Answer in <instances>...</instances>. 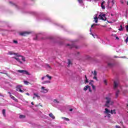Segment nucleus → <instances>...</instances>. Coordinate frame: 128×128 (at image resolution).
<instances>
[{
	"label": "nucleus",
	"mask_w": 128,
	"mask_h": 128,
	"mask_svg": "<svg viewBox=\"0 0 128 128\" xmlns=\"http://www.w3.org/2000/svg\"><path fill=\"white\" fill-rule=\"evenodd\" d=\"M8 54H14L17 57H14V58L17 60L20 64H22V62H26V58L22 56H18V54L14 52H9Z\"/></svg>",
	"instance_id": "obj_1"
},
{
	"label": "nucleus",
	"mask_w": 128,
	"mask_h": 128,
	"mask_svg": "<svg viewBox=\"0 0 128 128\" xmlns=\"http://www.w3.org/2000/svg\"><path fill=\"white\" fill-rule=\"evenodd\" d=\"M105 100L106 103L104 106L107 108H110V106H112L114 104V100H112V98H110V94H109L108 96H106L105 98Z\"/></svg>",
	"instance_id": "obj_2"
},
{
	"label": "nucleus",
	"mask_w": 128,
	"mask_h": 128,
	"mask_svg": "<svg viewBox=\"0 0 128 128\" xmlns=\"http://www.w3.org/2000/svg\"><path fill=\"white\" fill-rule=\"evenodd\" d=\"M94 20L96 22V24H98V20H102L106 21V14H100L98 18V14L94 15Z\"/></svg>",
	"instance_id": "obj_3"
},
{
	"label": "nucleus",
	"mask_w": 128,
	"mask_h": 128,
	"mask_svg": "<svg viewBox=\"0 0 128 128\" xmlns=\"http://www.w3.org/2000/svg\"><path fill=\"white\" fill-rule=\"evenodd\" d=\"M40 92H42V94H46L47 92H48V88L44 87L42 86L41 88Z\"/></svg>",
	"instance_id": "obj_4"
},
{
	"label": "nucleus",
	"mask_w": 128,
	"mask_h": 128,
	"mask_svg": "<svg viewBox=\"0 0 128 128\" xmlns=\"http://www.w3.org/2000/svg\"><path fill=\"white\" fill-rule=\"evenodd\" d=\"M22 86L18 85L16 86V92H24V90H22Z\"/></svg>",
	"instance_id": "obj_5"
},
{
	"label": "nucleus",
	"mask_w": 128,
	"mask_h": 128,
	"mask_svg": "<svg viewBox=\"0 0 128 128\" xmlns=\"http://www.w3.org/2000/svg\"><path fill=\"white\" fill-rule=\"evenodd\" d=\"M17 72H20V74H30L28 71L24 70H17Z\"/></svg>",
	"instance_id": "obj_6"
},
{
	"label": "nucleus",
	"mask_w": 128,
	"mask_h": 128,
	"mask_svg": "<svg viewBox=\"0 0 128 128\" xmlns=\"http://www.w3.org/2000/svg\"><path fill=\"white\" fill-rule=\"evenodd\" d=\"M8 94H9L12 100H14V102H18V99H16L14 96L12 95V94L10 92H8Z\"/></svg>",
	"instance_id": "obj_7"
},
{
	"label": "nucleus",
	"mask_w": 128,
	"mask_h": 128,
	"mask_svg": "<svg viewBox=\"0 0 128 128\" xmlns=\"http://www.w3.org/2000/svg\"><path fill=\"white\" fill-rule=\"evenodd\" d=\"M72 112H74L73 108L68 106L67 108V112H68V114H72Z\"/></svg>",
	"instance_id": "obj_8"
},
{
	"label": "nucleus",
	"mask_w": 128,
	"mask_h": 128,
	"mask_svg": "<svg viewBox=\"0 0 128 128\" xmlns=\"http://www.w3.org/2000/svg\"><path fill=\"white\" fill-rule=\"evenodd\" d=\"M30 34V32H23L20 33V36H26L27 34Z\"/></svg>",
	"instance_id": "obj_9"
},
{
	"label": "nucleus",
	"mask_w": 128,
	"mask_h": 128,
	"mask_svg": "<svg viewBox=\"0 0 128 128\" xmlns=\"http://www.w3.org/2000/svg\"><path fill=\"white\" fill-rule=\"evenodd\" d=\"M110 112V110H108V109L106 108H105V111L104 112V114H108V118H110V114H109Z\"/></svg>",
	"instance_id": "obj_10"
},
{
	"label": "nucleus",
	"mask_w": 128,
	"mask_h": 128,
	"mask_svg": "<svg viewBox=\"0 0 128 128\" xmlns=\"http://www.w3.org/2000/svg\"><path fill=\"white\" fill-rule=\"evenodd\" d=\"M66 46H70V48H78V47L74 44H66Z\"/></svg>",
	"instance_id": "obj_11"
},
{
	"label": "nucleus",
	"mask_w": 128,
	"mask_h": 128,
	"mask_svg": "<svg viewBox=\"0 0 128 128\" xmlns=\"http://www.w3.org/2000/svg\"><path fill=\"white\" fill-rule=\"evenodd\" d=\"M118 86V81H114V88L116 90Z\"/></svg>",
	"instance_id": "obj_12"
},
{
	"label": "nucleus",
	"mask_w": 128,
	"mask_h": 128,
	"mask_svg": "<svg viewBox=\"0 0 128 128\" xmlns=\"http://www.w3.org/2000/svg\"><path fill=\"white\" fill-rule=\"evenodd\" d=\"M34 96H33V100H34L36 98H38V100H40V96L38 93H34Z\"/></svg>",
	"instance_id": "obj_13"
},
{
	"label": "nucleus",
	"mask_w": 128,
	"mask_h": 128,
	"mask_svg": "<svg viewBox=\"0 0 128 128\" xmlns=\"http://www.w3.org/2000/svg\"><path fill=\"white\" fill-rule=\"evenodd\" d=\"M78 0L81 6H84V0Z\"/></svg>",
	"instance_id": "obj_14"
},
{
	"label": "nucleus",
	"mask_w": 128,
	"mask_h": 128,
	"mask_svg": "<svg viewBox=\"0 0 128 128\" xmlns=\"http://www.w3.org/2000/svg\"><path fill=\"white\" fill-rule=\"evenodd\" d=\"M124 25H120V27L118 28V30H120V32H122V30H124Z\"/></svg>",
	"instance_id": "obj_15"
},
{
	"label": "nucleus",
	"mask_w": 128,
	"mask_h": 128,
	"mask_svg": "<svg viewBox=\"0 0 128 128\" xmlns=\"http://www.w3.org/2000/svg\"><path fill=\"white\" fill-rule=\"evenodd\" d=\"M106 4V2L103 1L101 4V7L102 10H104L106 8V6H104V4Z\"/></svg>",
	"instance_id": "obj_16"
},
{
	"label": "nucleus",
	"mask_w": 128,
	"mask_h": 128,
	"mask_svg": "<svg viewBox=\"0 0 128 128\" xmlns=\"http://www.w3.org/2000/svg\"><path fill=\"white\" fill-rule=\"evenodd\" d=\"M108 68H112V67L114 66V64L109 62L108 64Z\"/></svg>",
	"instance_id": "obj_17"
},
{
	"label": "nucleus",
	"mask_w": 128,
	"mask_h": 128,
	"mask_svg": "<svg viewBox=\"0 0 128 128\" xmlns=\"http://www.w3.org/2000/svg\"><path fill=\"white\" fill-rule=\"evenodd\" d=\"M49 116H50V118H52L53 120H54V118H56V117H54L52 113H50L49 114Z\"/></svg>",
	"instance_id": "obj_18"
},
{
	"label": "nucleus",
	"mask_w": 128,
	"mask_h": 128,
	"mask_svg": "<svg viewBox=\"0 0 128 128\" xmlns=\"http://www.w3.org/2000/svg\"><path fill=\"white\" fill-rule=\"evenodd\" d=\"M42 84H50V81L46 80L42 82Z\"/></svg>",
	"instance_id": "obj_19"
},
{
	"label": "nucleus",
	"mask_w": 128,
	"mask_h": 128,
	"mask_svg": "<svg viewBox=\"0 0 128 128\" xmlns=\"http://www.w3.org/2000/svg\"><path fill=\"white\" fill-rule=\"evenodd\" d=\"M109 114H116V110H112L110 111V113Z\"/></svg>",
	"instance_id": "obj_20"
},
{
	"label": "nucleus",
	"mask_w": 128,
	"mask_h": 128,
	"mask_svg": "<svg viewBox=\"0 0 128 128\" xmlns=\"http://www.w3.org/2000/svg\"><path fill=\"white\" fill-rule=\"evenodd\" d=\"M114 58H126V56L118 57V56H114Z\"/></svg>",
	"instance_id": "obj_21"
},
{
	"label": "nucleus",
	"mask_w": 128,
	"mask_h": 128,
	"mask_svg": "<svg viewBox=\"0 0 128 128\" xmlns=\"http://www.w3.org/2000/svg\"><path fill=\"white\" fill-rule=\"evenodd\" d=\"M120 94V90H117L116 92V98H118V94Z\"/></svg>",
	"instance_id": "obj_22"
},
{
	"label": "nucleus",
	"mask_w": 128,
	"mask_h": 128,
	"mask_svg": "<svg viewBox=\"0 0 128 128\" xmlns=\"http://www.w3.org/2000/svg\"><path fill=\"white\" fill-rule=\"evenodd\" d=\"M16 98H22V96L20 94H18V95L16 96Z\"/></svg>",
	"instance_id": "obj_23"
},
{
	"label": "nucleus",
	"mask_w": 128,
	"mask_h": 128,
	"mask_svg": "<svg viewBox=\"0 0 128 128\" xmlns=\"http://www.w3.org/2000/svg\"><path fill=\"white\" fill-rule=\"evenodd\" d=\"M88 88H90V86L88 85H87L84 88V90L86 91L87 90Z\"/></svg>",
	"instance_id": "obj_24"
},
{
	"label": "nucleus",
	"mask_w": 128,
	"mask_h": 128,
	"mask_svg": "<svg viewBox=\"0 0 128 128\" xmlns=\"http://www.w3.org/2000/svg\"><path fill=\"white\" fill-rule=\"evenodd\" d=\"M62 120H66V122H68L70 120V118H66L65 117H62Z\"/></svg>",
	"instance_id": "obj_25"
},
{
	"label": "nucleus",
	"mask_w": 128,
	"mask_h": 128,
	"mask_svg": "<svg viewBox=\"0 0 128 128\" xmlns=\"http://www.w3.org/2000/svg\"><path fill=\"white\" fill-rule=\"evenodd\" d=\"M90 34H92V36L94 38H98V35H96L94 34H92V33H90Z\"/></svg>",
	"instance_id": "obj_26"
},
{
	"label": "nucleus",
	"mask_w": 128,
	"mask_h": 128,
	"mask_svg": "<svg viewBox=\"0 0 128 128\" xmlns=\"http://www.w3.org/2000/svg\"><path fill=\"white\" fill-rule=\"evenodd\" d=\"M92 74H93L94 75V76H96V75L98 74L96 73V71L95 70H94V72H92Z\"/></svg>",
	"instance_id": "obj_27"
},
{
	"label": "nucleus",
	"mask_w": 128,
	"mask_h": 128,
	"mask_svg": "<svg viewBox=\"0 0 128 128\" xmlns=\"http://www.w3.org/2000/svg\"><path fill=\"white\" fill-rule=\"evenodd\" d=\"M2 113L4 116H6V110L4 109L2 110Z\"/></svg>",
	"instance_id": "obj_28"
},
{
	"label": "nucleus",
	"mask_w": 128,
	"mask_h": 128,
	"mask_svg": "<svg viewBox=\"0 0 128 128\" xmlns=\"http://www.w3.org/2000/svg\"><path fill=\"white\" fill-rule=\"evenodd\" d=\"M85 78H86V80H85L84 83L88 84V78L86 77V75H85Z\"/></svg>",
	"instance_id": "obj_29"
},
{
	"label": "nucleus",
	"mask_w": 128,
	"mask_h": 128,
	"mask_svg": "<svg viewBox=\"0 0 128 128\" xmlns=\"http://www.w3.org/2000/svg\"><path fill=\"white\" fill-rule=\"evenodd\" d=\"M30 14H33L34 16H36V12H30Z\"/></svg>",
	"instance_id": "obj_30"
},
{
	"label": "nucleus",
	"mask_w": 128,
	"mask_h": 128,
	"mask_svg": "<svg viewBox=\"0 0 128 128\" xmlns=\"http://www.w3.org/2000/svg\"><path fill=\"white\" fill-rule=\"evenodd\" d=\"M46 78H48L49 80H52V76H50L48 74L46 76Z\"/></svg>",
	"instance_id": "obj_31"
},
{
	"label": "nucleus",
	"mask_w": 128,
	"mask_h": 128,
	"mask_svg": "<svg viewBox=\"0 0 128 128\" xmlns=\"http://www.w3.org/2000/svg\"><path fill=\"white\" fill-rule=\"evenodd\" d=\"M19 118H26V116L24 115H20Z\"/></svg>",
	"instance_id": "obj_32"
},
{
	"label": "nucleus",
	"mask_w": 128,
	"mask_h": 128,
	"mask_svg": "<svg viewBox=\"0 0 128 128\" xmlns=\"http://www.w3.org/2000/svg\"><path fill=\"white\" fill-rule=\"evenodd\" d=\"M53 102H54V104H58V101L57 100H54Z\"/></svg>",
	"instance_id": "obj_33"
},
{
	"label": "nucleus",
	"mask_w": 128,
	"mask_h": 128,
	"mask_svg": "<svg viewBox=\"0 0 128 128\" xmlns=\"http://www.w3.org/2000/svg\"><path fill=\"white\" fill-rule=\"evenodd\" d=\"M72 64V62H70V59L68 60V66H70V65Z\"/></svg>",
	"instance_id": "obj_34"
},
{
	"label": "nucleus",
	"mask_w": 128,
	"mask_h": 128,
	"mask_svg": "<svg viewBox=\"0 0 128 128\" xmlns=\"http://www.w3.org/2000/svg\"><path fill=\"white\" fill-rule=\"evenodd\" d=\"M92 88L94 90H96V86H94V84H92Z\"/></svg>",
	"instance_id": "obj_35"
},
{
	"label": "nucleus",
	"mask_w": 128,
	"mask_h": 128,
	"mask_svg": "<svg viewBox=\"0 0 128 128\" xmlns=\"http://www.w3.org/2000/svg\"><path fill=\"white\" fill-rule=\"evenodd\" d=\"M106 6L107 8H110V0H108V2H107Z\"/></svg>",
	"instance_id": "obj_36"
},
{
	"label": "nucleus",
	"mask_w": 128,
	"mask_h": 128,
	"mask_svg": "<svg viewBox=\"0 0 128 128\" xmlns=\"http://www.w3.org/2000/svg\"><path fill=\"white\" fill-rule=\"evenodd\" d=\"M125 42H126V44H128V36L124 40Z\"/></svg>",
	"instance_id": "obj_37"
},
{
	"label": "nucleus",
	"mask_w": 128,
	"mask_h": 128,
	"mask_svg": "<svg viewBox=\"0 0 128 128\" xmlns=\"http://www.w3.org/2000/svg\"><path fill=\"white\" fill-rule=\"evenodd\" d=\"M24 84H30L28 82V81H24Z\"/></svg>",
	"instance_id": "obj_38"
},
{
	"label": "nucleus",
	"mask_w": 128,
	"mask_h": 128,
	"mask_svg": "<svg viewBox=\"0 0 128 128\" xmlns=\"http://www.w3.org/2000/svg\"><path fill=\"white\" fill-rule=\"evenodd\" d=\"M46 66H47L48 68H50V70L52 68V67H50V64H46Z\"/></svg>",
	"instance_id": "obj_39"
},
{
	"label": "nucleus",
	"mask_w": 128,
	"mask_h": 128,
	"mask_svg": "<svg viewBox=\"0 0 128 128\" xmlns=\"http://www.w3.org/2000/svg\"><path fill=\"white\" fill-rule=\"evenodd\" d=\"M34 40H38V36H36L35 38H34Z\"/></svg>",
	"instance_id": "obj_40"
},
{
	"label": "nucleus",
	"mask_w": 128,
	"mask_h": 128,
	"mask_svg": "<svg viewBox=\"0 0 128 128\" xmlns=\"http://www.w3.org/2000/svg\"><path fill=\"white\" fill-rule=\"evenodd\" d=\"M100 42L101 44H104V40H102V39H100Z\"/></svg>",
	"instance_id": "obj_41"
},
{
	"label": "nucleus",
	"mask_w": 128,
	"mask_h": 128,
	"mask_svg": "<svg viewBox=\"0 0 128 128\" xmlns=\"http://www.w3.org/2000/svg\"><path fill=\"white\" fill-rule=\"evenodd\" d=\"M94 80H98V78L96 77V76H94V77L93 78Z\"/></svg>",
	"instance_id": "obj_42"
},
{
	"label": "nucleus",
	"mask_w": 128,
	"mask_h": 128,
	"mask_svg": "<svg viewBox=\"0 0 128 128\" xmlns=\"http://www.w3.org/2000/svg\"><path fill=\"white\" fill-rule=\"evenodd\" d=\"M104 84L106 86V84H108V83H107V82H106V80H104Z\"/></svg>",
	"instance_id": "obj_43"
},
{
	"label": "nucleus",
	"mask_w": 128,
	"mask_h": 128,
	"mask_svg": "<svg viewBox=\"0 0 128 128\" xmlns=\"http://www.w3.org/2000/svg\"><path fill=\"white\" fill-rule=\"evenodd\" d=\"M118 52H124V50H122V49L118 51Z\"/></svg>",
	"instance_id": "obj_44"
},
{
	"label": "nucleus",
	"mask_w": 128,
	"mask_h": 128,
	"mask_svg": "<svg viewBox=\"0 0 128 128\" xmlns=\"http://www.w3.org/2000/svg\"><path fill=\"white\" fill-rule=\"evenodd\" d=\"M10 4H14V6H16V8H18V6L16 4H14L13 3H12V2H10Z\"/></svg>",
	"instance_id": "obj_45"
},
{
	"label": "nucleus",
	"mask_w": 128,
	"mask_h": 128,
	"mask_svg": "<svg viewBox=\"0 0 128 128\" xmlns=\"http://www.w3.org/2000/svg\"><path fill=\"white\" fill-rule=\"evenodd\" d=\"M126 30L128 32V26H126Z\"/></svg>",
	"instance_id": "obj_46"
},
{
	"label": "nucleus",
	"mask_w": 128,
	"mask_h": 128,
	"mask_svg": "<svg viewBox=\"0 0 128 128\" xmlns=\"http://www.w3.org/2000/svg\"><path fill=\"white\" fill-rule=\"evenodd\" d=\"M111 2L112 4V6H114V0H112Z\"/></svg>",
	"instance_id": "obj_47"
},
{
	"label": "nucleus",
	"mask_w": 128,
	"mask_h": 128,
	"mask_svg": "<svg viewBox=\"0 0 128 128\" xmlns=\"http://www.w3.org/2000/svg\"><path fill=\"white\" fill-rule=\"evenodd\" d=\"M96 26V24H94L92 25L91 26H92V28H94V26Z\"/></svg>",
	"instance_id": "obj_48"
},
{
	"label": "nucleus",
	"mask_w": 128,
	"mask_h": 128,
	"mask_svg": "<svg viewBox=\"0 0 128 128\" xmlns=\"http://www.w3.org/2000/svg\"><path fill=\"white\" fill-rule=\"evenodd\" d=\"M13 42L14 44H18V40H14Z\"/></svg>",
	"instance_id": "obj_49"
},
{
	"label": "nucleus",
	"mask_w": 128,
	"mask_h": 128,
	"mask_svg": "<svg viewBox=\"0 0 128 128\" xmlns=\"http://www.w3.org/2000/svg\"><path fill=\"white\" fill-rule=\"evenodd\" d=\"M46 76H44L42 78V80H44V78H46Z\"/></svg>",
	"instance_id": "obj_50"
},
{
	"label": "nucleus",
	"mask_w": 128,
	"mask_h": 128,
	"mask_svg": "<svg viewBox=\"0 0 128 128\" xmlns=\"http://www.w3.org/2000/svg\"><path fill=\"white\" fill-rule=\"evenodd\" d=\"M114 36L116 37V40H118V37L116 36V34L114 35Z\"/></svg>",
	"instance_id": "obj_51"
},
{
	"label": "nucleus",
	"mask_w": 128,
	"mask_h": 128,
	"mask_svg": "<svg viewBox=\"0 0 128 128\" xmlns=\"http://www.w3.org/2000/svg\"><path fill=\"white\" fill-rule=\"evenodd\" d=\"M80 54V52H76V56H78Z\"/></svg>",
	"instance_id": "obj_52"
},
{
	"label": "nucleus",
	"mask_w": 128,
	"mask_h": 128,
	"mask_svg": "<svg viewBox=\"0 0 128 128\" xmlns=\"http://www.w3.org/2000/svg\"><path fill=\"white\" fill-rule=\"evenodd\" d=\"M120 124H122V126H124V124H122V122H120Z\"/></svg>",
	"instance_id": "obj_53"
},
{
	"label": "nucleus",
	"mask_w": 128,
	"mask_h": 128,
	"mask_svg": "<svg viewBox=\"0 0 128 128\" xmlns=\"http://www.w3.org/2000/svg\"><path fill=\"white\" fill-rule=\"evenodd\" d=\"M89 88V91L90 92H92V90H90V88L89 87V88Z\"/></svg>",
	"instance_id": "obj_54"
},
{
	"label": "nucleus",
	"mask_w": 128,
	"mask_h": 128,
	"mask_svg": "<svg viewBox=\"0 0 128 128\" xmlns=\"http://www.w3.org/2000/svg\"><path fill=\"white\" fill-rule=\"evenodd\" d=\"M26 96H30V94H28V93H26Z\"/></svg>",
	"instance_id": "obj_55"
},
{
	"label": "nucleus",
	"mask_w": 128,
	"mask_h": 128,
	"mask_svg": "<svg viewBox=\"0 0 128 128\" xmlns=\"http://www.w3.org/2000/svg\"><path fill=\"white\" fill-rule=\"evenodd\" d=\"M31 104H32V106H34V102H31Z\"/></svg>",
	"instance_id": "obj_56"
},
{
	"label": "nucleus",
	"mask_w": 128,
	"mask_h": 128,
	"mask_svg": "<svg viewBox=\"0 0 128 128\" xmlns=\"http://www.w3.org/2000/svg\"><path fill=\"white\" fill-rule=\"evenodd\" d=\"M92 0H90V2H92Z\"/></svg>",
	"instance_id": "obj_57"
}]
</instances>
